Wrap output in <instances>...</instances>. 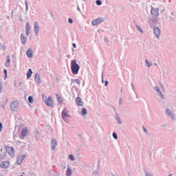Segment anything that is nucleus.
Returning <instances> with one entry per match:
<instances>
[{"label":"nucleus","instance_id":"0eeeda50","mask_svg":"<svg viewBox=\"0 0 176 176\" xmlns=\"http://www.w3.org/2000/svg\"><path fill=\"white\" fill-rule=\"evenodd\" d=\"M151 14H153V16H155V17L159 16V8H151Z\"/></svg>","mask_w":176,"mask_h":176},{"label":"nucleus","instance_id":"7ed1b4c3","mask_svg":"<svg viewBox=\"0 0 176 176\" xmlns=\"http://www.w3.org/2000/svg\"><path fill=\"white\" fill-rule=\"evenodd\" d=\"M69 118H71V116H69V111H68V109H67V107H65L62 111V118L63 119V120L67 122V120L69 119Z\"/></svg>","mask_w":176,"mask_h":176},{"label":"nucleus","instance_id":"4c0bfd02","mask_svg":"<svg viewBox=\"0 0 176 176\" xmlns=\"http://www.w3.org/2000/svg\"><path fill=\"white\" fill-rule=\"evenodd\" d=\"M73 47H76V44L73 43Z\"/></svg>","mask_w":176,"mask_h":176},{"label":"nucleus","instance_id":"6ab92c4d","mask_svg":"<svg viewBox=\"0 0 176 176\" xmlns=\"http://www.w3.org/2000/svg\"><path fill=\"white\" fill-rule=\"evenodd\" d=\"M35 80L37 83H41V76H39V74H36Z\"/></svg>","mask_w":176,"mask_h":176},{"label":"nucleus","instance_id":"9d476101","mask_svg":"<svg viewBox=\"0 0 176 176\" xmlns=\"http://www.w3.org/2000/svg\"><path fill=\"white\" fill-rule=\"evenodd\" d=\"M34 31L36 35H38V34L39 33V23H38V22L34 23Z\"/></svg>","mask_w":176,"mask_h":176},{"label":"nucleus","instance_id":"bb28decb","mask_svg":"<svg viewBox=\"0 0 176 176\" xmlns=\"http://www.w3.org/2000/svg\"><path fill=\"white\" fill-rule=\"evenodd\" d=\"M146 63L148 67H151L152 65V62H148V60H146Z\"/></svg>","mask_w":176,"mask_h":176},{"label":"nucleus","instance_id":"b1692460","mask_svg":"<svg viewBox=\"0 0 176 176\" xmlns=\"http://www.w3.org/2000/svg\"><path fill=\"white\" fill-rule=\"evenodd\" d=\"M81 115H87V110L86 109V108L82 109Z\"/></svg>","mask_w":176,"mask_h":176},{"label":"nucleus","instance_id":"39448f33","mask_svg":"<svg viewBox=\"0 0 176 176\" xmlns=\"http://www.w3.org/2000/svg\"><path fill=\"white\" fill-rule=\"evenodd\" d=\"M28 135V128H24L21 131V139L24 140Z\"/></svg>","mask_w":176,"mask_h":176},{"label":"nucleus","instance_id":"412c9836","mask_svg":"<svg viewBox=\"0 0 176 176\" xmlns=\"http://www.w3.org/2000/svg\"><path fill=\"white\" fill-rule=\"evenodd\" d=\"M32 76V70L31 69H30L28 70V72L27 73L28 79H29V78H31Z\"/></svg>","mask_w":176,"mask_h":176},{"label":"nucleus","instance_id":"f704fd0d","mask_svg":"<svg viewBox=\"0 0 176 176\" xmlns=\"http://www.w3.org/2000/svg\"><path fill=\"white\" fill-rule=\"evenodd\" d=\"M4 74H5L6 75H7L8 71H7L6 69H4Z\"/></svg>","mask_w":176,"mask_h":176},{"label":"nucleus","instance_id":"c85d7f7f","mask_svg":"<svg viewBox=\"0 0 176 176\" xmlns=\"http://www.w3.org/2000/svg\"><path fill=\"white\" fill-rule=\"evenodd\" d=\"M75 82L77 83V85H80V80L79 79H76L74 80Z\"/></svg>","mask_w":176,"mask_h":176},{"label":"nucleus","instance_id":"5701e85b","mask_svg":"<svg viewBox=\"0 0 176 176\" xmlns=\"http://www.w3.org/2000/svg\"><path fill=\"white\" fill-rule=\"evenodd\" d=\"M28 101L30 102V104H34V98L32 96H29L28 97Z\"/></svg>","mask_w":176,"mask_h":176},{"label":"nucleus","instance_id":"f3484780","mask_svg":"<svg viewBox=\"0 0 176 176\" xmlns=\"http://www.w3.org/2000/svg\"><path fill=\"white\" fill-rule=\"evenodd\" d=\"M21 42H22V43H23V45L25 43V42H27V38L23 34L21 36Z\"/></svg>","mask_w":176,"mask_h":176},{"label":"nucleus","instance_id":"ea45409f","mask_svg":"<svg viewBox=\"0 0 176 176\" xmlns=\"http://www.w3.org/2000/svg\"><path fill=\"white\" fill-rule=\"evenodd\" d=\"M172 175V174H170L168 176H171Z\"/></svg>","mask_w":176,"mask_h":176},{"label":"nucleus","instance_id":"4468645a","mask_svg":"<svg viewBox=\"0 0 176 176\" xmlns=\"http://www.w3.org/2000/svg\"><path fill=\"white\" fill-rule=\"evenodd\" d=\"M76 102L78 105H79L80 107H82L83 102L82 101V98H80V97H78L76 98Z\"/></svg>","mask_w":176,"mask_h":176},{"label":"nucleus","instance_id":"423d86ee","mask_svg":"<svg viewBox=\"0 0 176 176\" xmlns=\"http://www.w3.org/2000/svg\"><path fill=\"white\" fill-rule=\"evenodd\" d=\"M24 159H25V155H20L19 157H18L17 160H16V164H18L19 166H20V164H21V163H23V160H24Z\"/></svg>","mask_w":176,"mask_h":176},{"label":"nucleus","instance_id":"f257e3e1","mask_svg":"<svg viewBox=\"0 0 176 176\" xmlns=\"http://www.w3.org/2000/svg\"><path fill=\"white\" fill-rule=\"evenodd\" d=\"M80 68V67H79V65H78L76 59L71 61V69L74 75H78Z\"/></svg>","mask_w":176,"mask_h":176},{"label":"nucleus","instance_id":"4be33fe9","mask_svg":"<svg viewBox=\"0 0 176 176\" xmlns=\"http://www.w3.org/2000/svg\"><path fill=\"white\" fill-rule=\"evenodd\" d=\"M56 98H57L58 102H60V103L63 102V98L61 97H60L58 96V94H56Z\"/></svg>","mask_w":176,"mask_h":176},{"label":"nucleus","instance_id":"f03ea898","mask_svg":"<svg viewBox=\"0 0 176 176\" xmlns=\"http://www.w3.org/2000/svg\"><path fill=\"white\" fill-rule=\"evenodd\" d=\"M42 98L45 104H46L47 107H53V105H54V102H53V99H52V96H49L48 98L46 99V96L45 94H43Z\"/></svg>","mask_w":176,"mask_h":176},{"label":"nucleus","instance_id":"6e6552de","mask_svg":"<svg viewBox=\"0 0 176 176\" xmlns=\"http://www.w3.org/2000/svg\"><path fill=\"white\" fill-rule=\"evenodd\" d=\"M10 166V163L8 161L3 162V163L1 164L0 167L1 168H8Z\"/></svg>","mask_w":176,"mask_h":176},{"label":"nucleus","instance_id":"72a5a7b5","mask_svg":"<svg viewBox=\"0 0 176 176\" xmlns=\"http://www.w3.org/2000/svg\"><path fill=\"white\" fill-rule=\"evenodd\" d=\"M26 9H28V2L25 1Z\"/></svg>","mask_w":176,"mask_h":176},{"label":"nucleus","instance_id":"f8f14e48","mask_svg":"<svg viewBox=\"0 0 176 176\" xmlns=\"http://www.w3.org/2000/svg\"><path fill=\"white\" fill-rule=\"evenodd\" d=\"M154 34L156 35L157 38H159V36H160V29H159V28H154Z\"/></svg>","mask_w":176,"mask_h":176},{"label":"nucleus","instance_id":"393cba45","mask_svg":"<svg viewBox=\"0 0 176 176\" xmlns=\"http://www.w3.org/2000/svg\"><path fill=\"white\" fill-rule=\"evenodd\" d=\"M166 115H168V116H172L173 113H171V111H170V109L166 110Z\"/></svg>","mask_w":176,"mask_h":176},{"label":"nucleus","instance_id":"2f4dec72","mask_svg":"<svg viewBox=\"0 0 176 176\" xmlns=\"http://www.w3.org/2000/svg\"><path fill=\"white\" fill-rule=\"evenodd\" d=\"M69 23L70 24H72V23H74V21L72 20V19H71V18L69 19Z\"/></svg>","mask_w":176,"mask_h":176},{"label":"nucleus","instance_id":"473e14b6","mask_svg":"<svg viewBox=\"0 0 176 176\" xmlns=\"http://www.w3.org/2000/svg\"><path fill=\"white\" fill-rule=\"evenodd\" d=\"M0 131H2V123L0 122Z\"/></svg>","mask_w":176,"mask_h":176},{"label":"nucleus","instance_id":"e433bc0d","mask_svg":"<svg viewBox=\"0 0 176 176\" xmlns=\"http://www.w3.org/2000/svg\"><path fill=\"white\" fill-rule=\"evenodd\" d=\"M155 90H157V91H159V87H155Z\"/></svg>","mask_w":176,"mask_h":176},{"label":"nucleus","instance_id":"aec40b11","mask_svg":"<svg viewBox=\"0 0 176 176\" xmlns=\"http://www.w3.org/2000/svg\"><path fill=\"white\" fill-rule=\"evenodd\" d=\"M67 176H71L72 175V170L70 168H68L66 172Z\"/></svg>","mask_w":176,"mask_h":176},{"label":"nucleus","instance_id":"c756f323","mask_svg":"<svg viewBox=\"0 0 176 176\" xmlns=\"http://www.w3.org/2000/svg\"><path fill=\"white\" fill-rule=\"evenodd\" d=\"M69 159H71V160H75V157H74V155H69Z\"/></svg>","mask_w":176,"mask_h":176},{"label":"nucleus","instance_id":"2eb2a0df","mask_svg":"<svg viewBox=\"0 0 176 176\" xmlns=\"http://www.w3.org/2000/svg\"><path fill=\"white\" fill-rule=\"evenodd\" d=\"M17 108H19L17 104L15 102H12L11 104V109L12 111H16Z\"/></svg>","mask_w":176,"mask_h":176},{"label":"nucleus","instance_id":"9b49d317","mask_svg":"<svg viewBox=\"0 0 176 176\" xmlns=\"http://www.w3.org/2000/svg\"><path fill=\"white\" fill-rule=\"evenodd\" d=\"M31 30V27L30 26V23H27L25 26L26 35L28 36L30 35V31Z\"/></svg>","mask_w":176,"mask_h":176},{"label":"nucleus","instance_id":"1a4fd4ad","mask_svg":"<svg viewBox=\"0 0 176 176\" xmlns=\"http://www.w3.org/2000/svg\"><path fill=\"white\" fill-rule=\"evenodd\" d=\"M52 149L54 151L56 149V147L57 146V141L56 140H52L51 143Z\"/></svg>","mask_w":176,"mask_h":176},{"label":"nucleus","instance_id":"7c9ffc66","mask_svg":"<svg viewBox=\"0 0 176 176\" xmlns=\"http://www.w3.org/2000/svg\"><path fill=\"white\" fill-rule=\"evenodd\" d=\"M137 27H138V30H139V31L142 33L143 32L142 28H141V27H140V26H137Z\"/></svg>","mask_w":176,"mask_h":176},{"label":"nucleus","instance_id":"a878e982","mask_svg":"<svg viewBox=\"0 0 176 176\" xmlns=\"http://www.w3.org/2000/svg\"><path fill=\"white\" fill-rule=\"evenodd\" d=\"M96 4L100 6V5H102V2L101 1V0H97L96 1Z\"/></svg>","mask_w":176,"mask_h":176},{"label":"nucleus","instance_id":"c9c22d12","mask_svg":"<svg viewBox=\"0 0 176 176\" xmlns=\"http://www.w3.org/2000/svg\"><path fill=\"white\" fill-rule=\"evenodd\" d=\"M104 86H108V81H105Z\"/></svg>","mask_w":176,"mask_h":176},{"label":"nucleus","instance_id":"20e7f679","mask_svg":"<svg viewBox=\"0 0 176 176\" xmlns=\"http://www.w3.org/2000/svg\"><path fill=\"white\" fill-rule=\"evenodd\" d=\"M6 151L8 152L10 156H14V148L13 147L6 146Z\"/></svg>","mask_w":176,"mask_h":176},{"label":"nucleus","instance_id":"dca6fc26","mask_svg":"<svg viewBox=\"0 0 176 176\" xmlns=\"http://www.w3.org/2000/svg\"><path fill=\"white\" fill-rule=\"evenodd\" d=\"M6 67H10V56H7V60L5 64Z\"/></svg>","mask_w":176,"mask_h":176},{"label":"nucleus","instance_id":"ddd939ff","mask_svg":"<svg viewBox=\"0 0 176 176\" xmlns=\"http://www.w3.org/2000/svg\"><path fill=\"white\" fill-rule=\"evenodd\" d=\"M102 21L100 19H97L92 21V25H98Z\"/></svg>","mask_w":176,"mask_h":176},{"label":"nucleus","instance_id":"a211bd4d","mask_svg":"<svg viewBox=\"0 0 176 176\" xmlns=\"http://www.w3.org/2000/svg\"><path fill=\"white\" fill-rule=\"evenodd\" d=\"M26 54L28 57H29L30 58H32V50H28L26 52Z\"/></svg>","mask_w":176,"mask_h":176},{"label":"nucleus","instance_id":"cd10ccee","mask_svg":"<svg viewBox=\"0 0 176 176\" xmlns=\"http://www.w3.org/2000/svg\"><path fill=\"white\" fill-rule=\"evenodd\" d=\"M113 137L115 140H118V135L116 134V133H113Z\"/></svg>","mask_w":176,"mask_h":176},{"label":"nucleus","instance_id":"58836bf2","mask_svg":"<svg viewBox=\"0 0 176 176\" xmlns=\"http://www.w3.org/2000/svg\"><path fill=\"white\" fill-rule=\"evenodd\" d=\"M144 133H147L146 129L144 128Z\"/></svg>","mask_w":176,"mask_h":176}]
</instances>
